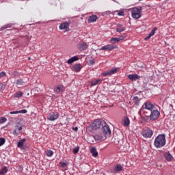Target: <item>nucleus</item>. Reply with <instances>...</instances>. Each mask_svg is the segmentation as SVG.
I'll return each instance as SVG.
<instances>
[{"label": "nucleus", "instance_id": "nucleus-1", "mask_svg": "<svg viewBox=\"0 0 175 175\" xmlns=\"http://www.w3.org/2000/svg\"><path fill=\"white\" fill-rule=\"evenodd\" d=\"M159 117H161V112L154 108L150 111H144V116H141V120L142 122H148L149 120L157 121Z\"/></svg>", "mask_w": 175, "mask_h": 175}, {"label": "nucleus", "instance_id": "nucleus-2", "mask_svg": "<svg viewBox=\"0 0 175 175\" xmlns=\"http://www.w3.org/2000/svg\"><path fill=\"white\" fill-rule=\"evenodd\" d=\"M154 146L156 148H162L166 146V135L159 134L154 141Z\"/></svg>", "mask_w": 175, "mask_h": 175}, {"label": "nucleus", "instance_id": "nucleus-3", "mask_svg": "<svg viewBox=\"0 0 175 175\" xmlns=\"http://www.w3.org/2000/svg\"><path fill=\"white\" fill-rule=\"evenodd\" d=\"M103 124H105V120H100V119H96L94 122L91 123L90 126L87 127V131L91 133L98 131L101 126H103Z\"/></svg>", "mask_w": 175, "mask_h": 175}, {"label": "nucleus", "instance_id": "nucleus-4", "mask_svg": "<svg viewBox=\"0 0 175 175\" xmlns=\"http://www.w3.org/2000/svg\"><path fill=\"white\" fill-rule=\"evenodd\" d=\"M155 109V105L150 101H146L142 105L140 111L143 113L142 116H144V111H152Z\"/></svg>", "mask_w": 175, "mask_h": 175}, {"label": "nucleus", "instance_id": "nucleus-5", "mask_svg": "<svg viewBox=\"0 0 175 175\" xmlns=\"http://www.w3.org/2000/svg\"><path fill=\"white\" fill-rule=\"evenodd\" d=\"M142 10H143V8L142 6L131 8V16L133 18H135V20L140 18V17H142Z\"/></svg>", "mask_w": 175, "mask_h": 175}, {"label": "nucleus", "instance_id": "nucleus-6", "mask_svg": "<svg viewBox=\"0 0 175 175\" xmlns=\"http://www.w3.org/2000/svg\"><path fill=\"white\" fill-rule=\"evenodd\" d=\"M58 118H59V113L57 111H51L48 113V121H55V120H58Z\"/></svg>", "mask_w": 175, "mask_h": 175}, {"label": "nucleus", "instance_id": "nucleus-7", "mask_svg": "<svg viewBox=\"0 0 175 175\" xmlns=\"http://www.w3.org/2000/svg\"><path fill=\"white\" fill-rule=\"evenodd\" d=\"M102 132L105 136H109L111 135V130L106 122L105 124H103L102 126Z\"/></svg>", "mask_w": 175, "mask_h": 175}, {"label": "nucleus", "instance_id": "nucleus-8", "mask_svg": "<svg viewBox=\"0 0 175 175\" xmlns=\"http://www.w3.org/2000/svg\"><path fill=\"white\" fill-rule=\"evenodd\" d=\"M118 72V68H112L111 70L105 71L101 73V75L104 77H106V76H111V75H116Z\"/></svg>", "mask_w": 175, "mask_h": 175}, {"label": "nucleus", "instance_id": "nucleus-9", "mask_svg": "<svg viewBox=\"0 0 175 175\" xmlns=\"http://www.w3.org/2000/svg\"><path fill=\"white\" fill-rule=\"evenodd\" d=\"M118 46L117 45L107 44V45H105V46H102L100 49V51H111V50H114L116 49H118Z\"/></svg>", "mask_w": 175, "mask_h": 175}, {"label": "nucleus", "instance_id": "nucleus-10", "mask_svg": "<svg viewBox=\"0 0 175 175\" xmlns=\"http://www.w3.org/2000/svg\"><path fill=\"white\" fill-rule=\"evenodd\" d=\"M142 135L146 139H150L152 137V135H154V131L151 129L145 130L142 132Z\"/></svg>", "mask_w": 175, "mask_h": 175}, {"label": "nucleus", "instance_id": "nucleus-11", "mask_svg": "<svg viewBox=\"0 0 175 175\" xmlns=\"http://www.w3.org/2000/svg\"><path fill=\"white\" fill-rule=\"evenodd\" d=\"M94 140H103V136L102 135H96L94 137H90L88 140L90 144H94Z\"/></svg>", "mask_w": 175, "mask_h": 175}, {"label": "nucleus", "instance_id": "nucleus-12", "mask_svg": "<svg viewBox=\"0 0 175 175\" xmlns=\"http://www.w3.org/2000/svg\"><path fill=\"white\" fill-rule=\"evenodd\" d=\"M72 24V22L70 21H68L67 22H64L62 24H60L59 28V29H66V31H69V25Z\"/></svg>", "mask_w": 175, "mask_h": 175}, {"label": "nucleus", "instance_id": "nucleus-13", "mask_svg": "<svg viewBox=\"0 0 175 175\" xmlns=\"http://www.w3.org/2000/svg\"><path fill=\"white\" fill-rule=\"evenodd\" d=\"M78 49L80 51H84L88 49V44H87V42H79L78 43Z\"/></svg>", "mask_w": 175, "mask_h": 175}, {"label": "nucleus", "instance_id": "nucleus-14", "mask_svg": "<svg viewBox=\"0 0 175 175\" xmlns=\"http://www.w3.org/2000/svg\"><path fill=\"white\" fill-rule=\"evenodd\" d=\"M21 131H23V126L16 125L15 126V129L13 131L12 135H14V136L17 137L21 135Z\"/></svg>", "mask_w": 175, "mask_h": 175}, {"label": "nucleus", "instance_id": "nucleus-15", "mask_svg": "<svg viewBox=\"0 0 175 175\" xmlns=\"http://www.w3.org/2000/svg\"><path fill=\"white\" fill-rule=\"evenodd\" d=\"M122 170H124V166H122L121 164H117L113 169V173L116 174L117 173H120V172H122Z\"/></svg>", "mask_w": 175, "mask_h": 175}, {"label": "nucleus", "instance_id": "nucleus-16", "mask_svg": "<svg viewBox=\"0 0 175 175\" xmlns=\"http://www.w3.org/2000/svg\"><path fill=\"white\" fill-rule=\"evenodd\" d=\"M142 77L137 74H131L128 75V79L131 80V81H137V80H140Z\"/></svg>", "mask_w": 175, "mask_h": 175}, {"label": "nucleus", "instance_id": "nucleus-17", "mask_svg": "<svg viewBox=\"0 0 175 175\" xmlns=\"http://www.w3.org/2000/svg\"><path fill=\"white\" fill-rule=\"evenodd\" d=\"M81 68H83L81 66V64H75L72 66V72H76L77 73H79V72H80V70H81Z\"/></svg>", "mask_w": 175, "mask_h": 175}, {"label": "nucleus", "instance_id": "nucleus-18", "mask_svg": "<svg viewBox=\"0 0 175 175\" xmlns=\"http://www.w3.org/2000/svg\"><path fill=\"white\" fill-rule=\"evenodd\" d=\"M126 29V27H124L122 24L118 23L116 25V32H119V33H121V32H124Z\"/></svg>", "mask_w": 175, "mask_h": 175}, {"label": "nucleus", "instance_id": "nucleus-19", "mask_svg": "<svg viewBox=\"0 0 175 175\" xmlns=\"http://www.w3.org/2000/svg\"><path fill=\"white\" fill-rule=\"evenodd\" d=\"M130 124L131 121L129 120V118L125 116L122 120V125H123V126H129Z\"/></svg>", "mask_w": 175, "mask_h": 175}, {"label": "nucleus", "instance_id": "nucleus-20", "mask_svg": "<svg viewBox=\"0 0 175 175\" xmlns=\"http://www.w3.org/2000/svg\"><path fill=\"white\" fill-rule=\"evenodd\" d=\"M163 157L165 158L167 162H172V161H173V156L169 152H164Z\"/></svg>", "mask_w": 175, "mask_h": 175}, {"label": "nucleus", "instance_id": "nucleus-21", "mask_svg": "<svg viewBox=\"0 0 175 175\" xmlns=\"http://www.w3.org/2000/svg\"><path fill=\"white\" fill-rule=\"evenodd\" d=\"M98 19V16L96 15H92L88 17V23H96Z\"/></svg>", "mask_w": 175, "mask_h": 175}, {"label": "nucleus", "instance_id": "nucleus-22", "mask_svg": "<svg viewBox=\"0 0 175 175\" xmlns=\"http://www.w3.org/2000/svg\"><path fill=\"white\" fill-rule=\"evenodd\" d=\"M75 61H79V56H74L70 58L67 61V64H68V65H72V64H73V62H75Z\"/></svg>", "mask_w": 175, "mask_h": 175}, {"label": "nucleus", "instance_id": "nucleus-23", "mask_svg": "<svg viewBox=\"0 0 175 175\" xmlns=\"http://www.w3.org/2000/svg\"><path fill=\"white\" fill-rule=\"evenodd\" d=\"M27 142V139H25V138H23V139L19 140V141L18 142V143H17V147H18V148H21V149H23V146H24V142Z\"/></svg>", "mask_w": 175, "mask_h": 175}, {"label": "nucleus", "instance_id": "nucleus-24", "mask_svg": "<svg viewBox=\"0 0 175 175\" xmlns=\"http://www.w3.org/2000/svg\"><path fill=\"white\" fill-rule=\"evenodd\" d=\"M90 152H91V154H92V157H94L95 158H96V157H98V151H96V147H92L90 149Z\"/></svg>", "mask_w": 175, "mask_h": 175}, {"label": "nucleus", "instance_id": "nucleus-25", "mask_svg": "<svg viewBox=\"0 0 175 175\" xmlns=\"http://www.w3.org/2000/svg\"><path fill=\"white\" fill-rule=\"evenodd\" d=\"M64 91V86H57L54 88V92L56 94H59V92H62Z\"/></svg>", "mask_w": 175, "mask_h": 175}, {"label": "nucleus", "instance_id": "nucleus-26", "mask_svg": "<svg viewBox=\"0 0 175 175\" xmlns=\"http://www.w3.org/2000/svg\"><path fill=\"white\" fill-rule=\"evenodd\" d=\"M9 172V167L4 166L1 170H0V175L6 174Z\"/></svg>", "mask_w": 175, "mask_h": 175}, {"label": "nucleus", "instance_id": "nucleus-27", "mask_svg": "<svg viewBox=\"0 0 175 175\" xmlns=\"http://www.w3.org/2000/svg\"><path fill=\"white\" fill-rule=\"evenodd\" d=\"M133 101L134 102L135 106H139L140 105V98L137 96L133 98Z\"/></svg>", "mask_w": 175, "mask_h": 175}, {"label": "nucleus", "instance_id": "nucleus-28", "mask_svg": "<svg viewBox=\"0 0 175 175\" xmlns=\"http://www.w3.org/2000/svg\"><path fill=\"white\" fill-rule=\"evenodd\" d=\"M14 25L13 23H8L7 25H5L1 28V31H5V29H8V28H12Z\"/></svg>", "mask_w": 175, "mask_h": 175}, {"label": "nucleus", "instance_id": "nucleus-29", "mask_svg": "<svg viewBox=\"0 0 175 175\" xmlns=\"http://www.w3.org/2000/svg\"><path fill=\"white\" fill-rule=\"evenodd\" d=\"M101 81H102V79H96V80L92 81L90 82L91 86L94 87V85H98V84H99V83H100Z\"/></svg>", "mask_w": 175, "mask_h": 175}, {"label": "nucleus", "instance_id": "nucleus-30", "mask_svg": "<svg viewBox=\"0 0 175 175\" xmlns=\"http://www.w3.org/2000/svg\"><path fill=\"white\" fill-rule=\"evenodd\" d=\"M16 85H19L21 87V85H24V81L23 79H17L16 81Z\"/></svg>", "mask_w": 175, "mask_h": 175}, {"label": "nucleus", "instance_id": "nucleus-31", "mask_svg": "<svg viewBox=\"0 0 175 175\" xmlns=\"http://www.w3.org/2000/svg\"><path fill=\"white\" fill-rule=\"evenodd\" d=\"M23 92L19 91L14 94V98H21V96H23Z\"/></svg>", "mask_w": 175, "mask_h": 175}, {"label": "nucleus", "instance_id": "nucleus-32", "mask_svg": "<svg viewBox=\"0 0 175 175\" xmlns=\"http://www.w3.org/2000/svg\"><path fill=\"white\" fill-rule=\"evenodd\" d=\"M110 43H118L120 42V38H112L109 40Z\"/></svg>", "mask_w": 175, "mask_h": 175}, {"label": "nucleus", "instance_id": "nucleus-33", "mask_svg": "<svg viewBox=\"0 0 175 175\" xmlns=\"http://www.w3.org/2000/svg\"><path fill=\"white\" fill-rule=\"evenodd\" d=\"M5 143H6V139H5L4 137H1L0 138V147H1V146H3V144H5Z\"/></svg>", "mask_w": 175, "mask_h": 175}, {"label": "nucleus", "instance_id": "nucleus-34", "mask_svg": "<svg viewBox=\"0 0 175 175\" xmlns=\"http://www.w3.org/2000/svg\"><path fill=\"white\" fill-rule=\"evenodd\" d=\"M53 155H54V152H53V150H47V152H46L47 157H53Z\"/></svg>", "mask_w": 175, "mask_h": 175}, {"label": "nucleus", "instance_id": "nucleus-35", "mask_svg": "<svg viewBox=\"0 0 175 175\" xmlns=\"http://www.w3.org/2000/svg\"><path fill=\"white\" fill-rule=\"evenodd\" d=\"M80 150V146H77V147H75L73 150H72V152L74 154H77V152H79Z\"/></svg>", "mask_w": 175, "mask_h": 175}, {"label": "nucleus", "instance_id": "nucleus-36", "mask_svg": "<svg viewBox=\"0 0 175 175\" xmlns=\"http://www.w3.org/2000/svg\"><path fill=\"white\" fill-rule=\"evenodd\" d=\"M95 64V59H90L88 62V65H89L90 66H92V65H94Z\"/></svg>", "mask_w": 175, "mask_h": 175}, {"label": "nucleus", "instance_id": "nucleus-37", "mask_svg": "<svg viewBox=\"0 0 175 175\" xmlns=\"http://www.w3.org/2000/svg\"><path fill=\"white\" fill-rule=\"evenodd\" d=\"M8 121V119L5 117H2L0 118V124H5Z\"/></svg>", "mask_w": 175, "mask_h": 175}, {"label": "nucleus", "instance_id": "nucleus-38", "mask_svg": "<svg viewBox=\"0 0 175 175\" xmlns=\"http://www.w3.org/2000/svg\"><path fill=\"white\" fill-rule=\"evenodd\" d=\"M157 31V27H154L150 33H149L150 35H151L152 36H154V35H155V31Z\"/></svg>", "mask_w": 175, "mask_h": 175}, {"label": "nucleus", "instance_id": "nucleus-39", "mask_svg": "<svg viewBox=\"0 0 175 175\" xmlns=\"http://www.w3.org/2000/svg\"><path fill=\"white\" fill-rule=\"evenodd\" d=\"M126 34H124V36H120V37H118V39L120 40V42H121V40H124V39H126Z\"/></svg>", "mask_w": 175, "mask_h": 175}, {"label": "nucleus", "instance_id": "nucleus-40", "mask_svg": "<svg viewBox=\"0 0 175 175\" xmlns=\"http://www.w3.org/2000/svg\"><path fill=\"white\" fill-rule=\"evenodd\" d=\"M0 88L1 90H5V88H6V85L5 83H0Z\"/></svg>", "mask_w": 175, "mask_h": 175}, {"label": "nucleus", "instance_id": "nucleus-41", "mask_svg": "<svg viewBox=\"0 0 175 175\" xmlns=\"http://www.w3.org/2000/svg\"><path fill=\"white\" fill-rule=\"evenodd\" d=\"M67 165H68L67 162H62V161L60 162L61 167H65V166H66Z\"/></svg>", "mask_w": 175, "mask_h": 175}, {"label": "nucleus", "instance_id": "nucleus-42", "mask_svg": "<svg viewBox=\"0 0 175 175\" xmlns=\"http://www.w3.org/2000/svg\"><path fill=\"white\" fill-rule=\"evenodd\" d=\"M6 76V72L5 71H2L0 72V79H2V77Z\"/></svg>", "mask_w": 175, "mask_h": 175}, {"label": "nucleus", "instance_id": "nucleus-43", "mask_svg": "<svg viewBox=\"0 0 175 175\" xmlns=\"http://www.w3.org/2000/svg\"><path fill=\"white\" fill-rule=\"evenodd\" d=\"M21 113H22V114H26V113H27V109L20 110L19 111V114Z\"/></svg>", "mask_w": 175, "mask_h": 175}, {"label": "nucleus", "instance_id": "nucleus-44", "mask_svg": "<svg viewBox=\"0 0 175 175\" xmlns=\"http://www.w3.org/2000/svg\"><path fill=\"white\" fill-rule=\"evenodd\" d=\"M10 114H20L19 111H14L10 112Z\"/></svg>", "mask_w": 175, "mask_h": 175}, {"label": "nucleus", "instance_id": "nucleus-45", "mask_svg": "<svg viewBox=\"0 0 175 175\" xmlns=\"http://www.w3.org/2000/svg\"><path fill=\"white\" fill-rule=\"evenodd\" d=\"M151 35L148 34V36L144 38V40H149V39H151Z\"/></svg>", "mask_w": 175, "mask_h": 175}, {"label": "nucleus", "instance_id": "nucleus-46", "mask_svg": "<svg viewBox=\"0 0 175 175\" xmlns=\"http://www.w3.org/2000/svg\"><path fill=\"white\" fill-rule=\"evenodd\" d=\"M118 14L119 15V16H124V11H120V12H119L118 13Z\"/></svg>", "mask_w": 175, "mask_h": 175}, {"label": "nucleus", "instance_id": "nucleus-47", "mask_svg": "<svg viewBox=\"0 0 175 175\" xmlns=\"http://www.w3.org/2000/svg\"><path fill=\"white\" fill-rule=\"evenodd\" d=\"M72 131H75V132H77V131H79V128L77 126L73 127Z\"/></svg>", "mask_w": 175, "mask_h": 175}, {"label": "nucleus", "instance_id": "nucleus-48", "mask_svg": "<svg viewBox=\"0 0 175 175\" xmlns=\"http://www.w3.org/2000/svg\"><path fill=\"white\" fill-rule=\"evenodd\" d=\"M113 2H116V3H118V1H116V0H113Z\"/></svg>", "mask_w": 175, "mask_h": 175}, {"label": "nucleus", "instance_id": "nucleus-49", "mask_svg": "<svg viewBox=\"0 0 175 175\" xmlns=\"http://www.w3.org/2000/svg\"><path fill=\"white\" fill-rule=\"evenodd\" d=\"M14 73H17V72H16V71H14Z\"/></svg>", "mask_w": 175, "mask_h": 175}, {"label": "nucleus", "instance_id": "nucleus-50", "mask_svg": "<svg viewBox=\"0 0 175 175\" xmlns=\"http://www.w3.org/2000/svg\"><path fill=\"white\" fill-rule=\"evenodd\" d=\"M29 58V59H31V57H28Z\"/></svg>", "mask_w": 175, "mask_h": 175}]
</instances>
